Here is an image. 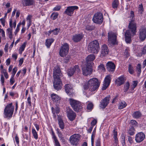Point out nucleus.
Wrapping results in <instances>:
<instances>
[{"mask_svg":"<svg viewBox=\"0 0 146 146\" xmlns=\"http://www.w3.org/2000/svg\"><path fill=\"white\" fill-rule=\"evenodd\" d=\"M100 84V82L97 78H93L86 83L84 87L85 90L94 91L98 89Z\"/></svg>","mask_w":146,"mask_h":146,"instance_id":"obj_1","label":"nucleus"},{"mask_svg":"<svg viewBox=\"0 0 146 146\" xmlns=\"http://www.w3.org/2000/svg\"><path fill=\"white\" fill-rule=\"evenodd\" d=\"M14 106L12 103L7 105L4 110L3 114L5 118L9 119L12 116L14 111Z\"/></svg>","mask_w":146,"mask_h":146,"instance_id":"obj_2","label":"nucleus"},{"mask_svg":"<svg viewBox=\"0 0 146 146\" xmlns=\"http://www.w3.org/2000/svg\"><path fill=\"white\" fill-rule=\"evenodd\" d=\"M88 50L90 52L97 54L100 50L99 44L98 41L94 40L90 42L88 46Z\"/></svg>","mask_w":146,"mask_h":146,"instance_id":"obj_3","label":"nucleus"},{"mask_svg":"<svg viewBox=\"0 0 146 146\" xmlns=\"http://www.w3.org/2000/svg\"><path fill=\"white\" fill-rule=\"evenodd\" d=\"M69 101L70 105L75 111L79 112L81 110L82 106L79 101L72 98L69 99Z\"/></svg>","mask_w":146,"mask_h":146,"instance_id":"obj_4","label":"nucleus"},{"mask_svg":"<svg viewBox=\"0 0 146 146\" xmlns=\"http://www.w3.org/2000/svg\"><path fill=\"white\" fill-rule=\"evenodd\" d=\"M117 35L115 33L112 32L108 33V42L110 44L115 45L117 44L116 40Z\"/></svg>","mask_w":146,"mask_h":146,"instance_id":"obj_5","label":"nucleus"},{"mask_svg":"<svg viewBox=\"0 0 146 146\" xmlns=\"http://www.w3.org/2000/svg\"><path fill=\"white\" fill-rule=\"evenodd\" d=\"M80 139V135L78 134H76L71 136L70 137L69 140L72 145L76 146L78 144Z\"/></svg>","mask_w":146,"mask_h":146,"instance_id":"obj_6","label":"nucleus"},{"mask_svg":"<svg viewBox=\"0 0 146 146\" xmlns=\"http://www.w3.org/2000/svg\"><path fill=\"white\" fill-rule=\"evenodd\" d=\"M69 50V46L66 43H64L61 46L60 51V55L62 57L66 56L68 54Z\"/></svg>","mask_w":146,"mask_h":146,"instance_id":"obj_7","label":"nucleus"},{"mask_svg":"<svg viewBox=\"0 0 146 146\" xmlns=\"http://www.w3.org/2000/svg\"><path fill=\"white\" fill-rule=\"evenodd\" d=\"M93 22L96 23L101 24L103 21L102 14L100 13H97L94 15L93 18Z\"/></svg>","mask_w":146,"mask_h":146,"instance_id":"obj_8","label":"nucleus"},{"mask_svg":"<svg viewBox=\"0 0 146 146\" xmlns=\"http://www.w3.org/2000/svg\"><path fill=\"white\" fill-rule=\"evenodd\" d=\"M83 74L84 75L87 76L90 74L92 71L91 65H82Z\"/></svg>","mask_w":146,"mask_h":146,"instance_id":"obj_9","label":"nucleus"},{"mask_svg":"<svg viewBox=\"0 0 146 146\" xmlns=\"http://www.w3.org/2000/svg\"><path fill=\"white\" fill-rule=\"evenodd\" d=\"M80 71L78 66L76 65L73 68L69 69L67 71L68 75L69 76H72L74 73H79Z\"/></svg>","mask_w":146,"mask_h":146,"instance_id":"obj_10","label":"nucleus"},{"mask_svg":"<svg viewBox=\"0 0 146 146\" xmlns=\"http://www.w3.org/2000/svg\"><path fill=\"white\" fill-rule=\"evenodd\" d=\"M139 38L140 39L143 41L146 38V28L142 27L139 30Z\"/></svg>","mask_w":146,"mask_h":146,"instance_id":"obj_11","label":"nucleus"},{"mask_svg":"<svg viewBox=\"0 0 146 146\" xmlns=\"http://www.w3.org/2000/svg\"><path fill=\"white\" fill-rule=\"evenodd\" d=\"M111 80V76L107 75L105 78L102 88V90H106L109 85Z\"/></svg>","mask_w":146,"mask_h":146,"instance_id":"obj_12","label":"nucleus"},{"mask_svg":"<svg viewBox=\"0 0 146 146\" xmlns=\"http://www.w3.org/2000/svg\"><path fill=\"white\" fill-rule=\"evenodd\" d=\"M53 86L54 88L57 90L61 89L62 84L60 78H54Z\"/></svg>","mask_w":146,"mask_h":146,"instance_id":"obj_13","label":"nucleus"},{"mask_svg":"<svg viewBox=\"0 0 146 146\" xmlns=\"http://www.w3.org/2000/svg\"><path fill=\"white\" fill-rule=\"evenodd\" d=\"M78 7L76 6L68 7L65 11V13L68 15L71 16L74 13V10H77Z\"/></svg>","mask_w":146,"mask_h":146,"instance_id":"obj_14","label":"nucleus"},{"mask_svg":"<svg viewBox=\"0 0 146 146\" xmlns=\"http://www.w3.org/2000/svg\"><path fill=\"white\" fill-rule=\"evenodd\" d=\"M145 137V134L142 132L138 133L135 136V140L136 142L139 143L143 141Z\"/></svg>","mask_w":146,"mask_h":146,"instance_id":"obj_15","label":"nucleus"},{"mask_svg":"<svg viewBox=\"0 0 146 146\" xmlns=\"http://www.w3.org/2000/svg\"><path fill=\"white\" fill-rule=\"evenodd\" d=\"M101 48L100 57L101 58H103L108 54L109 50L107 45L105 44L102 45Z\"/></svg>","mask_w":146,"mask_h":146,"instance_id":"obj_16","label":"nucleus"},{"mask_svg":"<svg viewBox=\"0 0 146 146\" xmlns=\"http://www.w3.org/2000/svg\"><path fill=\"white\" fill-rule=\"evenodd\" d=\"M65 90L66 93L70 96H73V90L71 84H66L65 86Z\"/></svg>","mask_w":146,"mask_h":146,"instance_id":"obj_17","label":"nucleus"},{"mask_svg":"<svg viewBox=\"0 0 146 146\" xmlns=\"http://www.w3.org/2000/svg\"><path fill=\"white\" fill-rule=\"evenodd\" d=\"M110 100L109 96L106 97L101 102L100 107L102 108H104L108 104Z\"/></svg>","mask_w":146,"mask_h":146,"instance_id":"obj_18","label":"nucleus"},{"mask_svg":"<svg viewBox=\"0 0 146 146\" xmlns=\"http://www.w3.org/2000/svg\"><path fill=\"white\" fill-rule=\"evenodd\" d=\"M53 74L54 78H60L59 76H61L62 74L58 67L56 66L54 68Z\"/></svg>","mask_w":146,"mask_h":146,"instance_id":"obj_19","label":"nucleus"},{"mask_svg":"<svg viewBox=\"0 0 146 146\" xmlns=\"http://www.w3.org/2000/svg\"><path fill=\"white\" fill-rule=\"evenodd\" d=\"M67 113L68 117L70 121H72L75 119L76 115L72 110H67Z\"/></svg>","mask_w":146,"mask_h":146,"instance_id":"obj_20","label":"nucleus"},{"mask_svg":"<svg viewBox=\"0 0 146 146\" xmlns=\"http://www.w3.org/2000/svg\"><path fill=\"white\" fill-rule=\"evenodd\" d=\"M95 55L93 54H91L88 55L86 59V64L91 65V62L95 60Z\"/></svg>","mask_w":146,"mask_h":146,"instance_id":"obj_21","label":"nucleus"},{"mask_svg":"<svg viewBox=\"0 0 146 146\" xmlns=\"http://www.w3.org/2000/svg\"><path fill=\"white\" fill-rule=\"evenodd\" d=\"M128 27L130 30L134 35L136 31V24L133 21H131L129 23Z\"/></svg>","mask_w":146,"mask_h":146,"instance_id":"obj_22","label":"nucleus"},{"mask_svg":"<svg viewBox=\"0 0 146 146\" xmlns=\"http://www.w3.org/2000/svg\"><path fill=\"white\" fill-rule=\"evenodd\" d=\"M106 66L107 70L110 72L114 71L115 69V64L111 62H108L107 63Z\"/></svg>","mask_w":146,"mask_h":146,"instance_id":"obj_23","label":"nucleus"},{"mask_svg":"<svg viewBox=\"0 0 146 146\" xmlns=\"http://www.w3.org/2000/svg\"><path fill=\"white\" fill-rule=\"evenodd\" d=\"M125 81L124 77L121 76L118 77L115 81V83L117 86H119L123 84Z\"/></svg>","mask_w":146,"mask_h":146,"instance_id":"obj_24","label":"nucleus"},{"mask_svg":"<svg viewBox=\"0 0 146 146\" xmlns=\"http://www.w3.org/2000/svg\"><path fill=\"white\" fill-rule=\"evenodd\" d=\"M51 97L52 100L56 103H59L60 100V97L57 95L52 94L51 95Z\"/></svg>","mask_w":146,"mask_h":146,"instance_id":"obj_25","label":"nucleus"},{"mask_svg":"<svg viewBox=\"0 0 146 146\" xmlns=\"http://www.w3.org/2000/svg\"><path fill=\"white\" fill-rule=\"evenodd\" d=\"M83 37L82 34H76L73 36L72 40L75 42H78L81 40Z\"/></svg>","mask_w":146,"mask_h":146,"instance_id":"obj_26","label":"nucleus"},{"mask_svg":"<svg viewBox=\"0 0 146 146\" xmlns=\"http://www.w3.org/2000/svg\"><path fill=\"white\" fill-rule=\"evenodd\" d=\"M131 36L129 30L126 31L125 34V40L127 43H129L131 40Z\"/></svg>","mask_w":146,"mask_h":146,"instance_id":"obj_27","label":"nucleus"},{"mask_svg":"<svg viewBox=\"0 0 146 146\" xmlns=\"http://www.w3.org/2000/svg\"><path fill=\"white\" fill-rule=\"evenodd\" d=\"M22 3L24 6L32 5L34 3L33 0H23Z\"/></svg>","mask_w":146,"mask_h":146,"instance_id":"obj_28","label":"nucleus"},{"mask_svg":"<svg viewBox=\"0 0 146 146\" xmlns=\"http://www.w3.org/2000/svg\"><path fill=\"white\" fill-rule=\"evenodd\" d=\"M52 112L53 114V117L54 118L56 117V114H58L60 111L59 108L58 107H56L55 108H52Z\"/></svg>","mask_w":146,"mask_h":146,"instance_id":"obj_29","label":"nucleus"},{"mask_svg":"<svg viewBox=\"0 0 146 146\" xmlns=\"http://www.w3.org/2000/svg\"><path fill=\"white\" fill-rule=\"evenodd\" d=\"M16 25V21L15 19H9V25L10 27H11L10 28H12L14 27V28H15Z\"/></svg>","mask_w":146,"mask_h":146,"instance_id":"obj_30","label":"nucleus"},{"mask_svg":"<svg viewBox=\"0 0 146 146\" xmlns=\"http://www.w3.org/2000/svg\"><path fill=\"white\" fill-rule=\"evenodd\" d=\"M56 131L57 132V134L58 135V137L60 140H61L62 142H64V138L63 137L62 134L60 129L58 128H57L56 129Z\"/></svg>","mask_w":146,"mask_h":146,"instance_id":"obj_31","label":"nucleus"},{"mask_svg":"<svg viewBox=\"0 0 146 146\" xmlns=\"http://www.w3.org/2000/svg\"><path fill=\"white\" fill-rule=\"evenodd\" d=\"M54 41V39L52 38L47 39L46 40L45 45L47 48H49Z\"/></svg>","mask_w":146,"mask_h":146,"instance_id":"obj_32","label":"nucleus"},{"mask_svg":"<svg viewBox=\"0 0 146 146\" xmlns=\"http://www.w3.org/2000/svg\"><path fill=\"white\" fill-rule=\"evenodd\" d=\"M138 82L137 80L133 81L131 83L130 87V90H134V88L137 86Z\"/></svg>","mask_w":146,"mask_h":146,"instance_id":"obj_33","label":"nucleus"},{"mask_svg":"<svg viewBox=\"0 0 146 146\" xmlns=\"http://www.w3.org/2000/svg\"><path fill=\"white\" fill-rule=\"evenodd\" d=\"M58 124L60 128L61 129H63L64 128V124L62 120L60 118H59L58 119Z\"/></svg>","mask_w":146,"mask_h":146,"instance_id":"obj_34","label":"nucleus"},{"mask_svg":"<svg viewBox=\"0 0 146 146\" xmlns=\"http://www.w3.org/2000/svg\"><path fill=\"white\" fill-rule=\"evenodd\" d=\"M141 114L139 111L134 112L132 114L133 117L135 118H138L141 117Z\"/></svg>","mask_w":146,"mask_h":146,"instance_id":"obj_35","label":"nucleus"},{"mask_svg":"<svg viewBox=\"0 0 146 146\" xmlns=\"http://www.w3.org/2000/svg\"><path fill=\"white\" fill-rule=\"evenodd\" d=\"M12 31V28H8L7 30V34L10 39H11L13 37Z\"/></svg>","mask_w":146,"mask_h":146,"instance_id":"obj_36","label":"nucleus"},{"mask_svg":"<svg viewBox=\"0 0 146 146\" xmlns=\"http://www.w3.org/2000/svg\"><path fill=\"white\" fill-rule=\"evenodd\" d=\"M27 42H24L23 44L21 46L19 49V53L21 54L24 51L26 47Z\"/></svg>","mask_w":146,"mask_h":146,"instance_id":"obj_37","label":"nucleus"},{"mask_svg":"<svg viewBox=\"0 0 146 146\" xmlns=\"http://www.w3.org/2000/svg\"><path fill=\"white\" fill-rule=\"evenodd\" d=\"M127 106L126 103L124 101H121L118 105V108L121 109L125 108Z\"/></svg>","mask_w":146,"mask_h":146,"instance_id":"obj_38","label":"nucleus"},{"mask_svg":"<svg viewBox=\"0 0 146 146\" xmlns=\"http://www.w3.org/2000/svg\"><path fill=\"white\" fill-rule=\"evenodd\" d=\"M96 132V127L93 130L91 135V139L92 145L93 146L94 143V140L95 138Z\"/></svg>","mask_w":146,"mask_h":146,"instance_id":"obj_39","label":"nucleus"},{"mask_svg":"<svg viewBox=\"0 0 146 146\" xmlns=\"http://www.w3.org/2000/svg\"><path fill=\"white\" fill-rule=\"evenodd\" d=\"M32 133L34 138L36 140L38 139V135L37 132L34 128H32Z\"/></svg>","mask_w":146,"mask_h":146,"instance_id":"obj_40","label":"nucleus"},{"mask_svg":"<svg viewBox=\"0 0 146 146\" xmlns=\"http://www.w3.org/2000/svg\"><path fill=\"white\" fill-rule=\"evenodd\" d=\"M130 84L129 82H126L124 86V92H127L129 89V88H130Z\"/></svg>","mask_w":146,"mask_h":146,"instance_id":"obj_41","label":"nucleus"},{"mask_svg":"<svg viewBox=\"0 0 146 146\" xmlns=\"http://www.w3.org/2000/svg\"><path fill=\"white\" fill-rule=\"evenodd\" d=\"M143 11L144 9L142 5V4L139 5L138 8V14H142Z\"/></svg>","mask_w":146,"mask_h":146,"instance_id":"obj_42","label":"nucleus"},{"mask_svg":"<svg viewBox=\"0 0 146 146\" xmlns=\"http://www.w3.org/2000/svg\"><path fill=\"white\" fill-rule=\"evenodd\" d=\"M1 26L0 25V35L3 39H6L5 33L4 31L1 28Z\"/></svg>","mask_w":146,"mask_h":146,"instance_id":"obj_43","label":"nucleus"},{"mask_svg":"<svg viewBox=\"0 0 146 146\" xmlns=\"http://www.w3.org/2000/svg\"><path fill=\"white\" fill-rule=\"evenodd\" d=\"M26 102V106H31V97L29 96L27 98Z\"/></svg>","mask_w":146,"mask_h":146,"instance_id":"obj_44","label":"nucleus"},{"mask_svg":"<svg viewBox=\"0 0 146 146\" xmlns=\"http://www.w3.org/2000/svg\"><path fill=\"white\" fill-rule=\"evenodd\" d=\"M58 14L57 12H53L52 13L51 16V18L53 20H54L56 19L58 17Z\"/></svg>","mask_w":146,"mask_h":146,"instance_id":"obj_45","label":"nucleus"},{"mask_svg":"<svg viewBox=\"0 0 146 146\" xmlns=\"http://www.w3.org/2000/svg\"><path fill=\"white\" fill-rule=\"evenodd\" d=\"M119 4L118 0H114L112 3V6L113 8H117Z\"/></svg>","mask_w":146,"mask_h":146,"instance_id":"obj_46","label":"nucleus"},{"mask_svg":"<svg viewBox=\"0 0 146 146\" xmlns=\"http://www.w3.org/2000/svg\"><path fill=\"white\" fill-rule=\"evenodd\" d=\"M85 28L88 31H92L94 29V27L92 25H88L85 26Z\"/></svg>","mask_w":146,"mask_h":146,"instance_id":"obj_47","label":"nucleus"},{"mask_svg":"<svg viewBox=\"0 0 146 146\" xmlns=\"http://www.w3.org/2000/svg\"><path fill=\"white\" fill-rule=\"evenodd\" d=\"M128 72L131 74H133L134 72L133 67L131 64H129V65Z\"/></svg>","mask_w":146,"mask_h":146,"instance_id":"obj_48","label":"nucleus"},{"mask_svg":"<svg viewBox=\"0 0 146 146\" xmlns=\"http://www.w3.org/2000/svg\"><path fill=\"white\" fill-rule=\"evenodd\" d=\"M128 133L129 134L131 135H133L134 133V129L133 127H131L129 128V130Z\"/></svg>","mask_w":146,"mask_h":146,"instance_id":"obj_49","label":"nucleus"},{"mask_svg":"<svg viewBox=\"0 0 146 146\" xmlns=\"http://www.w3.org/2000/svg\"><path fill=\"white\" fill-rule=\"evenodd\" d=\"M32 17L31 15H29L27 18V21L29 22L28 24V26L29 27L31 25V18Z\"/></svg>","mask_w":146,"mask_h":146,"instance_id":"obj_50","label":"nucleus"},{"mask_svg":"<svg viewBox=\"0 0 146 146\" xmlns=\"http://www.w3.org/2000/svg\"><path fill=\"white\" fill-rule=\"evenodd\" d=\"M93 104L92 103H89L87 105V109L89 110V111H91L93 108Z\"/></svg>","mask_w":146,"mask_h":146,"instance_id":"obj_51","label":"nucleus"},{"mask_svg":"<svg viewBox=\"0 0 146 146\" xmlns=\"http://www.w3.org/2000/svg\"><path fill=\"white\" fill-rule=\"evenodd\" d=\"M136 71L138 72V73L140 74L141 72V65L140 64H138L136 67Z\"/></svg>","mask_w":146,"mask_h":146,"instance_id":"obj_52","label":"nucleus"},{"mask_svg":"<svg viewBox=\"0 0 146 146\" xmlns=\"http://www.w3.org/2000/svg\"><path fill=\"white\" fill-rule=\"evenodd\" d=\"M96 146H101V139L98 138L96 141Z\"/></svg>","mask_w":146,"mask_h":146,"instance_id":"obj_53","label":"nucleus"},{"mask_svg":"<svg viewBox=\"0 0 146 146\" xmlns=\"http://www.w3.org/2000/svg\"><path fill=\"white\" fill-rule=\"evenodd\" d=\"M17 70V68L16 67H14L13 70V72L11 77H14V76Z\"/></svg>","mask_w":146,"mask_h":146,"instance_id":"obj_54","label":"nucleus"},{"mask_svg":"<svg viewBox=\"0 0 146 146\" xmlns=\"http://www.w3.org/2000/svg\"><path fill=\"white\" fill-rule=\"evenodd\" d=\"M98 70L101 71H104L105 70L104 65L102 64H100L98 67Z\"/></svg>","mask_w":146,"mask_h":146,"instance_id":"obj_55","label":"nucleus"},{"mask_svg":"<svg viewBox=\"0 0 146 146\" xmlns=\"http://www.w3.org/2000/svg\"><path fill=\"white\" fill-rule=\"evenodd\" d=\"M125 138L124 135H122L121 136V142L122 144L123 145H124L125 144Z\"/></svg>","mask_w":146,"mask_h":146,"instance_id":"obj_56","label":"nucleus"},{"mask_svg":"<svg viewBox=\"0 0 146 146\" xmlns=\"http://www.w3.org/2000/svg\"><path fill=\"white\" fill-rule=\"evenodd\" d=\"M59 32V29L57 28H56L54 30H52V31H50V32H53V34L55 35L58 34Z\"/></svg>","mask_w":146,"mask_h":146,"instance_id":"obj_57","label":"nucleus"},{"mask_svg":"<svg viewBox=\"0 0 146 146\" xmlns=\"http://www.w3.org/2000/svg\"><path fill=\"white\" fill-rule=\"evenodd\" d=\"M128 141L129 143L131 144L133 143L134 141L132 138L130 136L128 137Z\"/></svg>","mask_w":146,"mask_h":146,"instance_id":"obj_58","label":"nucleus"},{"mask_svg":"<svg viewBox=\"0 0 146 146\" xmlns=\"http://www.w3.org/2000/svg\"><path fill=\"white\" fill-rule=\"evenodd\" d=\"M61 7L60 5H57L53 9V10L54 11H58L60 10Z\"/></svg>","mask_w":146,"mask_h":146,"instance_id":"obj_59","label":"nucleus"},{"mask_svg":"<svg viewBox=\"0 0 146 146\" xmlns=\"http://www.w3.org/2000/svg\"><path fill=\"white\" fill-rule=\"evenodd\" d=\"M56 146H60V144L57 139H54Z\"/></svg>","mask_w":146,"mask_h":146,"instance_id":"obj_60","label":"nucleus"},{"mask_svg":"<svg viewBox=\"0 0 146 146\" xmlns=\"http://www.w3.org/2000/svg\"><path fill=\"white\" fill-rule=\"evenodd\" d=\"M0 21L1 23V24L3 27H4L5 25V19L3 18H1L0 19Z\"/></svg>","mask_w":146,"mask_h":146,"instance_id":"obj_61","label":"nucleus"},{"mask_svg":"<svg viewBox=\"0 0 146 146\" xmlns=\"http://www.w3.org/2000/svg\"><path fill=\"white\" fill-rule=\"evenodd\" d=\"M15 80L13 77H11L10 80V85H12L15 82Z\"/></svg>","mask_w":146,"mask_h":146,"instance_id":"obj_62","label":"nucleus"},{"mask_svg":"<svg viewBox=\"0 0 146 146\" xmlns=\"http://www.w3.org/2000/svg\"><path fill=\"white\" fill-rule=\"evenodd\" d=\"M97 121L96 119H94L91 123L92 127H93L97 123Z\"/></svg>","mask_w":146,"mask_h":146,"instance_id":"obj_63","label":"nucleus"},{"mask_svg":"<svg viewBox=\"0 0 146 146\" xmlns=\"http://www.w3.org/2000/svg\"><path fill=\"white\" fill-rule=\"evenodd\" d=\"M146 53V45L142 49V54H145Z\"/></svg>","mask_w":146,"mask_h":146,"instance_id":"obj_64","label":"nucleus"}]
</instances>
